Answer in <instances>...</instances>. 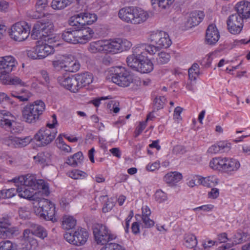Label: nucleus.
Instances as JSON below:
<instances>
[{
    "label": "nucleus",
    "mask_w": 250,
    "mask_h": 250,
    "mask_svg": "<svg viewBox=\"0 0 250 250\" xmlns=\"http://www.w3.org/2000/svg\"><path fill=\"white\" fill-rule=\"evenodd\" d=\"M12 181L17 184L19 196L30 200L35 199V190L42 189L46 191L48 189L43 180H37L34 175L30 174L16 177L12 179Z\"/></svg>",
    "instance_id": "1"
},
{
    "label": "nucleus",
    "mask_w": 250,
    "mask_h": 250,
    "mask_svg": "<svg viewBox=\"0 0 250 250\" xmlns=\"http://www.w3.org/2000/svg\"><path fill=\"white\" fill-rule=\"evenodd\" d=\"M147 49L145 45H138L133 49V54L126 59L128 66L141 73H148L153 69V64L147 59Z\"/></svg>",
    "instance_id": "2"
},
{
    "label": "nucleus",
    "mask_w": 250,
    "mask_h": 250,
    "mask_svg": "<svg viewBox=\"0 0 250 250\" xmlns=\"http://www.w3.org/2000/svg\"><path fill=\"white\" fill-rule=\"evenodd\" d=\"M149 40L154 44H141L146 47L148 53L150 54H155L162 48H167L171 44V41L168 35L163 31L152 33L150 35Z\"/></svg>",
    "instance_id": "3"
},
{
    "label": "nucleus",
    "mask_w": 250,
    "mask_h": 250,
    "mask_svg": "<svg viewBox=\"0 0 250 250\" xmlns=\"http://www.w3.org/2000/svg\"><path fill=\"white\" fill-rule=\"evenodd\" d=\"M45 105L41 100H37L32 104L26 105L22 110V120L29 124L36 123L44 111Z\"/></svg>",
    "instance_id": "4"
},
{
    "label": "nucleus",
    "mask_w": 250,
    "mask_h": 250,
    "mask_svg": "<svg viewBox=\"0 0 250 250\" xmlns=\"http://www.w3.org/2000/svg\"><path fill=\"white\" fill-rule=\"evenodd\" d=\"M210 167L214 169H220L229 172L237 171L240 167L239 162L233 158L218 157L212 159Z\"/></svg>",
    "instance_id": "5"
},
{
    "label": "nucleus",
    "mask_w": 250,
    "mask_h": 250,
    "mask_svg": "<svg viewBox=\"0 0 250 250\" xmlns=\"http://www.w3.org/2000/svg\"><path fill=\"white\" fill-rule=\"evenodd\" d=\"M53 31L54 25L51 21L49 20L38 21L33 26L31 37L32 39L36 40L39 37L44 36L47 37V39L45 40L49 42V40H52V38H49V36L51 35Z\"/></svg>",
    "instance_id": "6"
},
{
    "label": "nucleus",
    "mask_w": 250,
    "mask_h": 250,
    "mask_svg": "<svg viewBox=\"0 0 250 250\" xmlns=\"http://www.w3.org/2000/svg\"><path fill=\"white\" fill-rule=\"evenodd\" d=\"M114 72L110 79L114 83L120 86H128L131 83L136 81L133 75L125 68H117Z\"/></svg>",
    "instance_id": "7"
},
{
    "label": "nucleus",
    "mask_w": 250,
    "mask_h": 250,
    "mask_svg": "<svg viewBox=\"0 0 250 250\" xmlns=\"http://www.w3.org/2000/svg\"><path fill=\"white\" fill-rule=\"evenodd\" d=\"M97 20V16L94 13L81 12L71 17L68 20L70 26L78 27H84V26L91 25Z\"/></svg>",
    "instance_id": "8"
},
{
    "label": "nucleus",
    "mask_w": 250,
    "mask_h": 250,
    "mask_svg": "<svg viewBox=\"0 0 250 250\" xmlns=\"http://www.w3.org/2000/svg\"><path fill=\"white\" fill-rule=\"evenodd\" d=\"M30 32V26L26 22H18L11 27L9 36L15 41L22 42L28 38Z\"/></svg>",
    "instance_id": "9"
},
{
    "label": "nucleus",
    "mask_w": 250,
    "mask_h": 250,
    "mask_svg": "<svg viewBox=\"0 0 250 250\" xmlns=\"http://www.w3.org/2000/svg\"><path fill=\"white\" fill-rule=\"evenodd\" d=\"M38 206L36 212L41 218L53 222L56 221V219L54 218L55 213L54 204L48 200L42 198L39 201Z\"/></svg>",
    "instance_id": "10"
},
{
    "label": "nucleus",
    "mask_w": 250,
    "mask_h": 250,
    "mask_svg": "<svg viewBox=\"0 0 250 250\" xmlns=\"http://www.w3.org/2000/svg\"><path fill=\"white\" fill-rule=\"evenodd\" d=\"M93 233L98 244L106 245L108 242L115 238V236L111 234L107 227L103 225L95 226L93 229Z\"/></svg>",
    "instance_id": "11"
},
{
    "label": "nucleus",
    "mask_w": 250,
    "mask_h": 250,
    "mask_svg": "<svg viewBox=\"0 0 250 250\" xmlns=\"http://www.w3.org/2000/svg\"><path fill=\"white\" fill-rule=\"evenodd\" d=\"M88 237V232L83 229H78L76 231H71L64 234V238L69 243L76 246L84 244Z\"/></svg>",
    "instance_id": "12"
},
{
    "label": "nucleus",
    "mask_w": 250,
    "mask_h": 250,
    "mask_svg": "<svg viewBox=\"0 0 250 250\" xmlns=\"http://www.w3.org/2000/svg\"><path fill=\"white\" fill-rule=\"evenodd\" d=\"M56 134V132H52L49 129L42 127L34 135L33 139L39 142V146H45L55 139Z\"/></svg>",
    "instance_id": "13"
},
{
    "label": "nucleus",
    "mask_w": 250,
    "mask_h": 250,
    "mask_svg": "<svg viewBox=\"0 0 250 250\" xmlns=\"http://www.w3.org/2000/svg\"><path fill=\"white\" fill-rule=\"evenodd\" d=\"M228 29L232 34H238L242 31L243 27V19L239 14L230 15L227 20Z\"/></svg>",
    "instance_id": "14"
},
{
    "label": "nucleus",
    "mask_w": 250,
    "mask_h": 250,
    "mask_svg": "<svg viewBox=\"0 0 250 250\" xmlns=\"http://www.w3.org/2000/svg\"><path fill=\"white\" fill-rule=\"evenodd\" d=\"M21 244L22 250H33V249L38 245V242L32 236L30 230L25 229L22 233Z\"/></svg>",
    "instance_id": "15"
},
{
    "label": "nucleus",
    "mask_w": 250,
    "mask_h": 250,
    "mask_svg": "<svg viewBox=\"0 0 250 250\" xmlns=\"http://www.w3.org/2000/svg\"><path fill=\"white\" fill-rule=\"evenodd\" d=\"M111 53H116L129 49L132 46L131 42L125 39L118 38L110 42Z\"/></svg>",
    "instance_id": "16"
},
{
    "label": "nucleus",
    "mask_w": 250,
    "mask_h": 250,
    "mask_svg": "<svg viewBox=\"0 0 250 250\" xmlns=\"http://www.w3.org/2000/svg\"><path fill=\"white\" fill-rule=\"evenodd\" d=\"M110 41L99 40L90 43L88 50L92 53L97 52L111 53Z\"/></svg>",
    "instance_id": "17"
},
{
    "label": "nucleus",
    "mask_w": 250,
    "mask_h": 250,
    "mask_svg": "<svg viewBox=\"0 0 250 250\" xmlns=\"http://www.w3.org/2000/svg\"><path fill=\"white\" fill-rule=\"evenodd\" d=\"M11 223L8 219L2 218L0 220V238L6 239L11 237L15 232L14 228L11 227Z\"/></svg>",
    "instance_id": "18"
},
{
    "label": "nucleus",
    "mask_w": 250,
    "mask_h": 250,
    "mask_svg": "<svg viewBox=\"0 0 250 250\" xmlns=\"http://www.w3.org/2000/svg\"><path fill=\"white\" fill-rule=\"evenodd\" d=\"M220 38L219 32L214 24H210L206 31L205 42L209 45L215 44Z\"/></svg>",
    "instance_id": "19"
},
{
    "label": "nucleus",
    "mask_w": 250,
    "mask_h": 250,
    "mask_svg": "<svg viewBox=\"0 0 250 250\" xmlns=\"http://www.w3.org/2000/svg\"><path fill=\"white\" fill-rule=\"evenodd\" d=\"M77 29L75 27L66 29L62 34V38L65 42L72 43H80Z\"/></svg>",
    "instance_id": "20"
},
{
    "label": "nucleus",
    "mask_w": 250,
    "mask_h": 250,
    "mask_svg": "<svg viewBox=\"0 0 250 250\" xmlns=\"http://www.w3.org/2000/svg\"><path fill=\"white\" fill-rule=\"evenodd\" d=\"M75 27L77 29L79 42L81 44H84L90 40L94 36V32L92 29L84 26V27L79 28L78 26H71Z\"/></svg>",
    "instance_id": "21"
},
{
    "label": "nucleus",
    "mask_w": 250,
    "mask_h": 250,
    "mask_svg": "<svg viewBox=\"0 0 250 250\" xmlns=\"http://www.w3.org/2000/svg\"><path fill=\"white\" fill-rule=\"evenodd\" d=\"M14 58L12 56H5L0 58V71L1 73H9L15 66Z\"/></svg>",
    "instance_id": "22"
},
{
    "label": "nucleus",
    "mask_w": 250,
    "mask_h": 250,
    "mask_svg": "<svg viewBox=\"0 0 250 250\" xmlns=\"http://www.w3.org/2000/svg\"><path fill=\"white\" fill-rule=\"evenodd\" d=\"M237 11L235 14H239L243 19L250 18V2L247 1H241L235 7Z\"/></svg>",
    "instance_id": "23"
},
{
    "label": "nucleus",
    "mask_w": 250,
    "mask_h": 250,
    "mask_svg": "<svg viewBox=\"0 0 250 250\" xmlns=\"http://www.w3.org/2000/svg\"><path fill=\"white\" fill-rule=\"evenodd\" d=\"M13 117L6 110L0 111V126L7 129H11L13 126Z\"/></svg>",
    "instance_id": "24"
},
{
    "label": "nucleus",
    "mask_w": 250,
    "mask_h": 250,
    "mask_svg": "<svg viewBox=\"0 0 250 250\" xmlns=\"http://www.w3.org/2000/svg\"><path fill=\"white\" fill-rule=\"evenodd\" d=\"M202 11H194L189 14L187 21L186 26L188 28H191L199 24L204 17Z\"/></svg>",
    "instance_id": "25"
},
{
    "label": "nucleus",
    "mask_w": 250,
    "mask_h": 250,
    "mask_svg": "<svg viewBox=\"0 0 250 250\" xmlns=\"http://www.w3.org/2000/svg\"><path fill=\"white\" fill-rule=\"evenodd\" d=\"M134 7H126L120 10L118 15L119 18L126 22L132 23L134 20Z\"/></svg>",
    "instance_id": "26"
},
{
    "label": "nucleus",
    "mask_w": 250,
    "mask_h": 250,
    "mask_svg": "<svg viewBox=\"0 0 250 250\" xmlns=\"http://www.w3.org/2000/svg\"><path fill=\"white\" fill-rule=\"evenodd\" d=\"M30 229H28L30 230L32 236L35 235L42 239H44L47 236V233L46 229L38 224L31 223L29 226Z\"/></svg>",
    "instance_id": "27"
},
{
    "label": "nucleus",
    "mask_w": 250,
    "mask_h": 250,
    "mask_svg": "<svg viewBox=\"0 0 250 250\" xmlns=\"http://www.w3.org/2000/svg\"><path fill=\"white\" fill-rule=\"evenodd\" d=\"M134 20L132 24H140L145 21L148 18V14L144 10L135 7L134 12Z\"/></svg>",
    "instance_id": "28"
},
{
    "label": "nucleus",
    "mask_w": 250,
    "mask_h": 250,
    "mask_svg": "<svg viewBox=\"0 0 250 250\" xmlns=\"http://www.w3.org/2000/svg\"><path fill=\"white\" fill-rule=\"evenodd\" d=\"M35 51L38 54L40 59L44 58L54 52L53 47L47 44H43L35 46Z\"/></svg>",
    "instance_id": "29"
},
{
    "label": "nucleus",
    "mask_w": 250,
    "mask_h": 250,
    "mask_svg": "<svg viewBox=\"0 0 250 250\" xmlns=\"http://www.w3.org/2000/svg\"><path fill=\"white\" fill-rule=\"evenodd\" d=\"M182 178L181 173L177 172H171L167 174L164 177V181L168 184L174 185Z\"/></svg>",
    "instance_id": "30"
},
{
    "label": "nucleus",
    "mask_w": 250,
    "mask_h": 250,
    "mask_svg": "<svg viewBox=\"0 0 250 250\" xmlns=\"http://www.w3.org/2000/svg\"><path fill=\"white\" fill-rule=\"evenodd\" d=\"M250 238V235L241 230H238L233 237V244L237 245L244 243Z\"/></svg>",
    "instance_id": "31"
},
{
    "label": "nucleus",
    "mask_w": 250,
    "mask_h": 250,
    "mask_svg": "<svg viewBox=\"0 0 250 250\" xmlns=\"http://www.w3.org/2000/svg\"><path fill=\"white\" fill-rule=\"evenodd\" d=\"M74 0H52L51 7L55 10H61L64 8L72 3ZM79 4L80 0H76Z\"/></svg>",
    "instance_id": "32"
},
{
    "label": "nucleus",
    "mask_w": 250,
    "mask_h": 250,
    "mask_svg": "<svg viewBox=\"0 0 250 250\" xmlns=\"http://www.w3.org/2000/svg\"><path fill=\"white\" fill-rule=\"evenodd\" d=\"M63 69L66 71L75 72L80 68V64L76 61H70L68 58L64 59Z\"/></svg>",
    "instance_id": "33"
},
{
    "label": "nucleus",
    "mask_w": 250,
    "mask_h": 250,
    "mask_svg": "<svg viewBox=\"0 0 250 250\" xmlns=\"http://www.w3.org/2000/svg\"><path fill=\"white\" fill-rule=\"evenodd\" d=\"M83 159L82 152H78L69 158H68L66 163L73 167L78 166L81 164Z\"/></svg>",
    "instance_id": "34"
},
{
    "label": "nucleus",
    "mask_w": 250,
    "mask_h": 250,
    "mask_svg": "<svg viewBox=\"0 0 250 250\" xmlns=\"http://www.w3.org/2000/svg\"><path fill=\"white\" fill-rule=\"evenodd\" d=\"M199 184L203 185L207 187H213L218 184V179L213 176H209L207 177H199Z\"/></svg>",
    "instance_id": "35"
},
{
    "label": "nucleus",
    "mask_w": 250,
    "mask_h": 250,
    "mask_svg": "<svg viewBox=\"0 0 250 250\" xmlns=\"http://www.w3.org/2000/svg\"><path fill=\"white\" fill-rule=\"evenodd\" d=\"M77 75L78 79V80L80 82V84L82 87L89 84L93 81V76L89 73L86 72L83 74H77Z\"/></svg>",
    "instance_id": "36"
},
{
    "label": "nucleus",
    "mask_w": 250,
    "mask_h": 250,
    "mask_svg": "<svg viewBox=\"0 0 250 250\" xmlns=\"http://www.w3.org/2000/svg\"><path fill=\"white\" fill-rule=\"evenodd\" d=\"M76 225V220L72 216H64L62 221L63 229L69 230L73 229Z\"/></svg>",
    "instance_id": "37"
},
{
    "label": "nucleus",
    "mask_w": 250,
    "mask_h": 250,
    "mask_svg": "<svg viewBox=\"0 0 250 250\" xmlns=\"http://www.w3.org/2000/svg\"><path fill=\"white\" fill-rule=\"evenodd\" d=\"M32 140L30 136H27L23 138L15 137V147H22L26 146Z\"/></svg>",
    "instance_id": "38"
},
{
    "label": "nucleus",
    "mask_w": 250,
    "mask_h": 250,
    "mask_svg": "<svg viewBox=\"0 0 250 250\" xmlns=\"http://www.w3.org/2000/svg\"><path fill=\"white\" fill-rule=\"evenodd\" d=\"M72 76L69 77L65 75H62L58 77L59 83L67 89H69L70 83H71Z\"/></svg>",
    "instance_id": "39"
},
{
    "label": "nucleus",
    "mask_w": 250,
    "mask_h": 250,
    "mask_svg": "<svg viewBox=\"0 0 250 250\" xmlns=\"http://www.w3.org/2000/svg\"><path fill=\"white\" fill-rule=\"evenodd\" d=\"M185 246L188 248H193L197 244V240L195 236L193 234H187L185 236Z\"/></svg>",
    "instance_id": "40"
},
{
    "label": "nucleus",
    "mask_w": 250,
    "mask_h": 250,
    "mask_svg": "<svg viewBox=\"0 0 250 250\" xmlns=\"http://www.w3.org/2000/svg\"><path fill=\"white\" fill-rule=\"evenodd\" d=\"M151 4H157L158 6L163 9H167L173 3L175 0H150Z\"/></svg>",
    "instance_id": "41"
},
{
    "label": "nucleus",
    "mask_w": 250,
    "mask_h": 250,
    "mask_svg": "<svg viewBox=\"0 0 250 250\" xmlns=\"http://www.w3.org/2000/svg\"><path fill=\"white\" fill-rule=\"evenodd\" d=\"M170 59V55L169 54L165 52H161L158 54V57L156 58V62L159 64H164L168 62Z\"/></svg>",
    "instance_id": "42"
},
{
    "label": "nucleus",
    "mask_w": 250,
    "mask_h": 250,
    "mask_svg": "<svg viewBox=\"0 0 250 250\" xmlns=\"http://www.w3.org/2000/svg\"><path fill=\"white\" fill-rule=\"evenodd\" d=\"M78 77L76 75L75 76H72V79L69 87V90L73 92H76L78 90L82 88L80 84V82L78 80Z\"/></svg>",
    "instance_id": "43"
},
{
    "label": "nucleus",
    "mask_w": 250,
    "mask_h": 250,
    "mask_svg": "<svg viewBox=\"0 0 250 250\" xmlns=\"http://www.w3.org/2000/svg\"><path fill=\"white\" fill-rule=\"evenodd\" d=\"M227 145H224L223 143H220L218 145H214L209 147L208 151L211 154H216L223 150L227 147Z\"/></svg>",
    "instance_id": "44"
},
{
    "label": "nucleus",
    "mask_w": 250,
    "mask_h": 250,
    "mask_svg": "<svg viewBox=\"0 0 250 250\" xmlns=\"http://www.w3.org/2000/svg\"><path fill=\"white\" fill-rule=\"evenodd\" d=\"M199 65L197 63H194L188 70V76L191 80H195L196 76L199 73Z\"/></svg>",
    "instance_id": "45"
},
{
    "label": "nucleus",
    "mask_w": 250,
    "mask_h": 250,
    "mask_svg": "<svg viewBox=\"0 0 250 250\" xmlns=\"http://www.w3.org/2000/svg\"><path fill=\"white\" fill-rule=\"evenodd\" d=\"M68 176L73 179H78L80 178L81 177H86L87 176V174L79 170H74L68 172Z\"/></svg>",
    "instance_id": "46"
},
{
    "label": "nucleus",
    "mask_w": 250,
    "mask_h": 250,
    "mask_svg": "<svg viewBox=\"0 0 250 250\" xmlns=\"http://www.w3.org/2000/svg\"><path fill=\"white\" fill-rule=\"evenodd\" d=\"M101 250H125L120 245L110 243L106 244L104 247H103Z\"/></svg>",
    "instance_id": "47"
},
{
    "label": "nucleus",
    "mask_w": 250,
    "mask_h": 250,
    "mask_svg": "<svg viewBox=\"0 0 250 250\" xmlns=\"http://www.w3.org/2000/svg\"><path fill=\"white\" fill-rule=\"evenodd\" d=\"M155 200L159 203H162L167 199L166 194L161 190H158L155 194Z\"/></svg>",
    "instance_id": "48"
},
{
    "label": "nucleus",
    "mask_w": 250,
    "mask_h": 250,
    "mask_svg": "<svg viewBox=\"0 0 250 250\" xmlns=\"http://www.w3.org/2000/svg\"><path fill=\"white\" fill-rule=\"evenodd\" d=\"M166 99L165 97H160L159 98L156 97L154 99V106L157 110L163 107L164 102Z\"/></svg>",
    "instance_id": "49"
},
{
    "label": "nucleus",
    "mask_w": 250,
    "mask_h": 250,
    "mask_svg": "<svg viewBox=\"0 0 250 250\" xmlns=\"http://www.w3.org/2000/svg\"><path fill=\"white\" fill-rule=\"evenodd\" d=\"M0 250H14L12 243L8 240L0 242Z\"/></svg>",
    "instance_id": "50"
},
{
    "label": "nucleus",
    "mask_w": 250,
    "mask_h": 250,
    "mask_svg": "<svg viewBox=\"0 0 250 250\" xmlns=\"http://www.w3.org/2000/svg\"><path fill=\"white\" fill-rule=\"evenodd\" d=\"M47 0H37L36 9L37 12H41L46 6Z\"/></svg>",
    "instance_id": "51"
},
{
    "label": "nucleus",
    "mask_w": 250,
    "mask_h": 250,
    "mask_svg": "<svg viewBox=\"0 0 250 250\" xmlns=\"http://www.w3.org/2000/svg\"><path fill=\"white\" fill-rule=\"evenodd\" d=\"M15 137L10 136L3 139L2 143L5 145L15 147Z\"/></svg>",
    "instance_id": "52"
},
{
    "label": "nucleus",
    "mask_w": 250,
    "mask_h": 250,
    "mask_svg": "<svg viewBox=\"0 0 250 250\" xmlns=\"http://www.w3.org/2000/svg\"><path fill=\"white\" fill-rule=\"evenodd\" d=\"M142 219L145 228H151L154 225V221L150 219L149 217H142Z\"/></svg>",
    "instance_id": "53"
},
{
    "label": "nucleus",
    "mask_w": 250,
    "mask_h": 250,
    "mask_svg": "<svg viewBox=\"0 0 250 250\" xmlns=\"http://www.w3.org/2000/svg\"><path fill=\"white\" fill-rule=\"evenodd\" d=\"M27 56L33 60L35 59H40L39 55L35 51V47L32 48L31 50L27 51Z\"/></svg>",
    "instance_id": "54"
},
{
    "label": "nucleus",
    "mask_w": 250,
    "mask_h": 250,
    "mask_svg": "<svg viewBox=\"0 0 250 250\" xmlns=\"http://www.w3.org/2000/svg\"><path fill=\"white\" fill-rule=\"evenodd\" d=\"M53 66L58 70L63 68L64 59L62 60H57L52 62Z\"/></svg>",
    "instance_id": "55"
},
{
    "label": "nucleus",
    "mask_w": 250,
    "mask_h": 250,
    "mask_svg": "<svg viewBox=\"0 0 250 250\" xmlns=\"http://www.w3.org/2000/svg\"><path fill=\"white\" fill-rule=\"evenodd\" d=\"M10 83L12 84H20L21 86L26 85V83L22 82L21 79L17 77H14L10 79Z\"/></svg>",
    "instance_id": "56"
},
{
    "label": "nucleus",
    "mask_w": 250,
    "mask_h": 250,
    "mask_svg": "<svg viewBox=\"0 0 250 250\" xmlns=\"http://www.w3.org/2000/svg\"><path fill=\"white\" fill-rule=\"evenodd\" d=\"M19 214L21 218L26 219L29 215V212L25 208H21L19 209Z\"/></svg>",
    "instance_id": "57"
},
{
    "label": "nucleus",
    "mask_w": 250,
    "mask_h": 250,
    "mask_svg": "<svg viewBox=\"0 0 250 250\" xmlns=\"http://www.w3.org/2000/svg\"><path fill=\"white\" fill-rule=\"evenodd\" d=\"M146 122H140L139 125L136 128L135 130V137L138 136L145 129L146 126Z\"/></svg>",
    "instance_id": "58"
},
{
    "label": "nucleus",
    "mask_w": 250,
    "mask_h": 250,
    "mask_svg": "<svg viewBox=\"0 0 250 250\" xmlns=\"http://www.w3.org/2000/svg\"><path fill=\"white\" fill-rule=\"evenodd\" d=\"M5 192H6V193H5L6 198H11V197H13L14 196H15V195L17 193H18L17 188L16 189L12 188L6 189Z\"/></svg>",
    "instance_id": "59"
},
{
    "label": "nucleus",
    "mask_w": 250,
    "mask_h": 250,
    "mask_svg": "<svg viewBox=\"0 0 250 250\" xmlns=\"http://www.w3.org/2000/svg\"><path fill=\"white\" fill-rule=\"evenodd\" d=\"M11 95H21V96L28 95V96H29L30 97H31V93L28 91H27V90L23 89V88H22L21 90H19L18 91L13 92L11 93Z\"/></svg>",
    "instance_id": "60"
},
{
    "label": "nucleus",
    "mask_w": 250,
    "mask_h": 250,
    "mask_svg": "<svg viewBox=\"0 0 250 250\" xmlns=\"http://www.w3.org/2000/svg\"><path fill=\"white\" fill-rule=\"evenodd\" d=\"M114 206V204L112 202H110L109 201H107L104 207L102 208L103 212L104 213H106L109 210H110Z\"/></svg>",
    "instance_id": "61"
},
{
    "label": "nucleus",
    "mask_w": 250,
    "mask_h": 250,
    "mask_svg": "<svg viewBox=\"0 0 250 250\" xmlns=\"http://www.w3.org/2000/svg\"><path fill=\"white\" fill-rule=\"evenodd\" d=\"M219 189L216 188H212L208 192V197L212 199H216L219 195Z\"/></svg>",
    "instance_id": "62"
},
{
    "label": "nucleus",
    "mask_w": 250,
    "mask_h": 250,
    "mask_svg": "<svg viewBox=\"0 0 250 250\" xmlns=\"http://www.w3.org/2000/svg\"><path fill=\"white\" fill-rule=\"evenodd\" d=\"M34 160L39 163L43 164L46 161V159L44 158V155L42 153H40L36 156L34 157Z\"/></svg>",
    "instance_id": "63"
},
{
    "label": "nucleus",
    "mask_w": 250,
    "mask_h": 250,
    "mask_svg": "<svg viewBox=\"0 0 250 250\" xmlns=\"http://www.w3.org/2000/svg\"><path fill=\"white\" fill-rule=\"evenodd\" d=\"M184 151H185L184 147L179 145L175 146L172 149V153L175 154L183 153Z\"/></svg>",
    "instance_id": "64"
}]
</instances>
